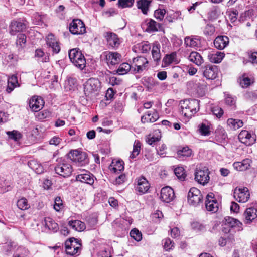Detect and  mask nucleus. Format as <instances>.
I'll use <instances>...</instances> for the list:
<instances>
[{
  "mask_svg": "<svg viewBox=\"0 0 257 257\" xmlns=\"http://www.w3.org/2000/svg\"><path fill=\"white\" fill-rule=\"evenodd\" d=\"M160 47V45L158 42L154 43L151 46L152 57L156 63H158L161 59Z\"/></svg>",
  "mask_w": 257,
  "mask_h": 257,
  "instance_id": "27",
  "label": "nucleus"
},
{
  "mask_svg": "<svg viewBox=\"0 0 257 257\" xmlns=\"http://www.w3.org/2000/svg\"><path fill=\"white\" fill-rule=\"evenodd\" d=\"M229 43V38L226 36H220L217 37L214 41L215 47L218 49H223Z\"/></svg>",
  "mask_w": 257,
  "mask_h": 257,
  "instance_id": "25",
  "label": "nucleus"
},
{
  "mask_svg": "<svg viewBox=\"0 0 257 257\" xmlns=\"http://www.w3.org/2000/svg\"><path fill=\"white\" fill-rule=\"evenodd\" d=\"M28 165L30 168L37 174H41L44 171L43 166L37 160H31L28 162Z\"/></svg>",
  "mask_w": 257,
  "mask_h": 257,
  "instance_id": "35",
  "label": "nucleus"
},
{
  "mask_svg": "<svg viewBox=\"0 0 257 257\" xmlns=\"http://www.w3.org/2000/svg\"><path fill=\"white\" fill-rule=\"evenodd\" d=\"M225 225L228 228L229 232L233 229V231H240L242 229V223L239 220L231 217L226 219Z\"/></svg>",
  "mask_w": 257,
  "mask_h": 257,
  "instance_id": "19",
  "label": "nucleus"
},
{
  "mask_svg": "<svg viewBox=\"0 0 257 257\" xmlns=\"http://www.w3.org/2000/svg\"><path fill=\"white\" fill-rule=\"evenodd\" d=\"M215 138L217 140L220 139H225L226 137L225 131L223 129L217 130L215 131Z\"/></svg>",
  "mask_w": 257,
  "mask_h": 257,
  "instance_id": "63",
  "label": "nucleus"
},
{
  "mask_svg": "<svg viewBox=\"0 0 257 257\" xmlns=\"http://www.w3.org/2000/svg\"><path fill=\"white\" fill-rule=\"evenodd\" d=\"M243 215L244 217V222L246 224H249L257 218V209L254 207L247 208Z\"/></svg>",
  "mask_w": 257,
  "mask_h": 257,
  "instance_id": "23",
  "label": "nucleus"
},
{
  "mask_svg": "<svg viewBox=\"0 0 257 257\" xmlns=\"http://www.w3.org/2000/svg\"><path fill=\"white\" fill-rule=\"evenodd\" d=\"M164 248L166 251L172 249L174 246V242L170 238H166L163 240Z\"/></svg>",
  "mask_w": 257,
  "mask_h": 257,
  "instance_id": "59",
  "label": "nucleus"
},
{
  "mask_svg": "<svg viewBox=\"0 0 257 257\" xmlns=\"http://www.w3.org/2000/svg\"><path fill=\"white\" fill-rule=\"evenodd\" d=\"M224 56V53L217 51L209 53L208 55V58L212 63H219L222 60Z\"/></svg>",
  "mask_w": 257,
  "mask_h": 257,
  "instance_id": "29",
  "label": "nucleus"
},
{
  "mask_svg": "<svg viewBox=\"0 0 257 257\" xmlns=\"http://www.w3.org/2000/svg\"><path fill=\"white\" fill-rule=\"evenodd\" d=\"M159 118V115L157 112L154 111L153 113L148 112L147 114L141 117L142 123L154 122Z\"/></svg>",
  "mask_w": 257,
  "mask_h": 257,
  "instance_id": "31",
  "label": "nucleus"
},
{
  "mask_svg": "<svg viewBox=\"0 0 257 257\" xmlns=\"http://www.w3.org/2000/svg\"><path fill=\"white\" fill-rule=\"evenodd\" d=\"M174 173L177 177L181 180H184L186 176L184 169L182 167H178L174 169Z\"/></svg>",
  "mask_w": 257,
  "mask_h": 257,
  "instance_id": "47",
  "label": "nucleus"
},
{
  "mask_svg": "<svg viewBox=\"0 0 257 257\" xmlns=\"http://www.w3.org/2000/svg\"><path fill=\"white\" fill-rule=\"evenodd\" d=\"M68 55L71 62L80 70L86 66V59L81 50L77 48L69 50Z\"/></svg>",
  "mask_w": 257,
  "mask_h": 257,
  "instance_id": "2",
  "label": "nucleus"
},
{
  "mask_svg": "<svg viewBox=\"0 0 257 257\" xmlns=\"http://www.w3.org/2000/svg\"><path fill=\"white\" fill-rule=\"evenodd\" d=\"M151 45L148 42H142L138 44V48L142 53H148L151 49Z\"/></svg>",
  "mask_w": 257,
  "mask_h": 257,
  "instance_id": "49",
  "label": "nucleus"
},
{
  "mask_svg": "<svg viewBox=\"0 0 257 257\" xmlns=\"http://www.w3.org/2000/svg\"><path fill=\"white\" fill-rule=\"evenodd\" d=\"M233 196L239 203H245L250 198V193L247 187H236L234 190Z\"/></svg>",
  "mask_w": 257,
  "mask_h": 257,
  "instance_id": "7",
  "label": "nucleus"
},
{
  "mask_svg": "<svg viewBox=\"0 0 257 257\" xmlns=\"http://www.w3.org/2000/svg\"><path fill=\"white\" fill-rule=\"evenodd\" d=\"M215 30V28L212 25L207 24L205 26L203 32L205 35H212L214 34Z\"/></svg>",
  "mask_w": 257,
  "mask_h": 257,
  "instance_id": "60",
  "label": "nucleus"
},
{
  "mask_svg": "<svg viewBox=\"0 0 257 257\" xmlns=\"http://www.w3.org/2000/svg\"><path fill=\"white\" fill-rule=\"evenodd\" d=\"M135 68L134 71L136 73H141L147 69L148 61L144 57H137L133 60Z\"/></svg>",
  "mask_w": 257,
  "mask_h": 257,
  "instance_id": "16",
  "label": "nucleus"
},
{
  "mask_svg": "<svg viewBox=\"0 0 257 257\" xmlns=\"http://www.w3.org/2000/svg\"><path fill=\"white\" fill-rule=\"evenodd\" d=\"M200 134L203 136H208L210 134L209 126L204 123H202L199 126Z\"/></svg>",
  "mask_w": 257,
  "mask_h": 257,
  "instance_id": "58",
  "label": "nucleus"
},
{
  "mask_svg": "<svg viewBox=\"0 0 257 257\" xmlns=\"http://www.w3.org/2000/svg\"><path fill=\"white\" fill-rule=\"evenodd\" d=\"M251 163V160L245 159L241 162H234L233 164V166L237 171H243L249 168Z\"/></svg>",
  "mask_w": 257,
  "mask_h": 257,
  "instance_id": "26",
  "label": "nucleus"
},
{
  "mask_svg": "<svg viewBox=\"0 0 257 257\" xmlns=\"http://www.w3.org/2000/svg\"><path fill=\"white\" fill-rule=\"evenodd\" d=\"M44 224L46 227L54 232H56L58 229V224L51 218H45Z\"/></svg>",
  "mask_w": 257,
  "mask_h": 257,
  "instance_id": "37",
  "label": "nucleus"
},
{
  "mask_svg": "<svg viewBox=\"0 0 257 257\" xmlns=\"http://www.w3.org/2000/svg\"><path fill=\"white\" fill-rule=\"evenodd\" d=\"M35 56L39 62H46L49 61L48 56L46 55L41 49H37L35 51Z\"/></svg>",
  "mask_w": 257,
  "mask_h": 257,
  "instance_id": "44",
  "label": "nucleus"
},
{
  "mask_svg": "<svg viewBox=\"0 0 257 257\" xmlns=\"http://www.w3.org/2000/svg\"><path fill=\"white\" fill-rule=\"evenodd\" d=\"M70 32L73 34H82L86 31L84 23L80 19H74L69 25Z\"/></svg>",
  "mask_w": 257,
  "mask_h": 257,
  "instance_id": "10",
  "label": "nucleus"
},
{
  "mask_svg": "<svg viewBox=\"0 0 257 257\" xmlns=\"http://www.w3.org/2000/svg\"><path fill=\"white\" fill-rule=\"evenodd\" d=\"M25 28L26 26L23 23L13 21L10 25V33L12 35H15L17 32H21Z\"/></svg>",
  "mask_w": 257,
  "mask_h": 257,
  "instance_id": "24",
  "label": "nucleus"
},
{
  "mask_svg": "<svg viewBox=\"0 0 257 257\" xmlns=\"http://www.w3.org/2000/svg\"><path fill=\"white\" fill-rule=\"evenodd\" d=\"M149 188L150 184L145 178L141 177L137 179V185L136 188L137 191L144 194L148 191Z\"/></svg>",
  "mask_w": 257,
  "mask_h": 257,
  "instance_id": "21",
  "label": "nucleus"
},
{
  "mask_svg": "<svg viewBox=\"0 0 257 257\" xmlns=\"http://www.w3.org/2000/svg\"><path fill=\"white\" fill-rule=\"evenodd\" d=\"M209 171L207 167H201L197 168L195 173V180L200 184L205 185L209 181Z\"/></svg>",
  "mask_w": 257,
  "mask_h": 257,
  "instance_id": "6",
  "label": "nucleus"
},
{
  "mask_svg": "<svg viewBox=\"0 0 257 257\" xmlns=\"http://www.w3.org/2000/svg\"><path fill=\"white\" fill-rule=\"evenodd\" d=\"M177 156L179 159H183L184 157H189L192 154V151L188 147H183L179 149L177 152Z\"/></svg>",
  "mask_w": 257,
  "mask_h": 257,
  "instance_id": "41",
  "label": "nucleus"
},
{
  "mask_svg": "<svg viewBox=\"0 0 257 257\" xmlns=\"http://www.w3.org/2000/svg\"><path fill=\"white\" fill-rule=\"evenodd\" d=\"M239 141L247 146L253 144L255 141V135L246 130H242L238 135Z\"/></svg>",
  "mask_w": 257,
  "mask_h": 257,
  "instance_id": "15",
  "label": "nucleus"
},
{
  "mask_svg": "<svg viewBox=\"0 0 257 257\" xmlns=\"http://www.w3.org/2000/svg\"><path fill=\"white\" fill-rule=\"evenodd\" d=\"M232 240H234V239L232 236H228L227 238L226 237H221L219 240V244L221 246H224L228 241L232 242Z\"/></svg>",
  "mask_w": 257,
  "mask_h": 257,
  "instance_id": "62",
  "label": "nucleus"
},
{
  "mask_svg": "<svg viewBox=\"0 0 257 257\" xmlns=\"http://www.w3.org/2000/svg\"><path fill=\"white\" fill-rule=\"evenodd\" d=\"M104 37L106 38L108 44L112 48L118 47L120 42L117 35L113 32H107L104 33Z\"/></svg>",
  "mask_w": 257,
  "mask_h": 257,
  "instance_id": "20",
  "label": "nucleus"
},
{
  "mask_svg": "<svg viewBox=\"0 0 257 257\" xmlns=\"http://www.w3.org/2000/svg\"><path fill=\"white\" fill-rule=\"evenodd\" d=\"M187 199L189 205L195 207L203 202V196L201 191L195 187L190 189L188 193Z\"/></svg>",
  "mask_w": 257,
  "mask_h": 257,
  "instance_id": "4",
  "label": "nucleus"
},
{
  "mask_svg": "<svg viewBox=\"0 0 257 257\" xmlns=\"http://www.w3.org/2000/svg\"><path fill=\"white\" fill-rule=\"evenodd\" d=\"M44 105V101L41 97L33 96L29 101V106L34 111H40Z\"/></svg>",
  "mask_w": 257,
  "mask_h": 257,
  "instance_id": "18",
  "label": "nucleus"
},
{
  "mask_svg": "<svg viewBox=\"0 0 257 257\" xmlns=\"http://www.w3.org/2000/svg\"><path fill=\"white\" fill-rule=\"evenodd\" d=\"M188 59L190 61L193 62L196 65L199 66L203 62V59L199 53L196 51H193L190 53L188 56Z\"/></svg>",
  "mask_w": 257,
  "mask_h": 257,
  "instance_id": "33",
  "label": "nucleus"
},
{
  "mask_svg": "<svg viewBox=\"0 0 257 257\" xmlns=\"http://www.w3.org/2000/svg\"><path fill=\"white\" fill-rule=\"evenodd\" d=\"M227 125L231 130H236L243 125V122L240 119L229 118L227 121Z\"/></svg>",
  "mask_w": 257,
  "mask_h": 257,
  "instance_id": "36",
  "label": "nucleus"
},
{
  "mask_svg": "<svg viewBox=\"0 0 257 257\" xmlns=\"http://www.w3.org/2000/svg\"><path fill=\"white\" fill-rule=\"evenodd\" d=\"M166 12L164 9H158L154 12L155 17L159 21L163 20Z\"/></svg>",
  "mask_w": 257,
  "mask_h": 257,
  "instance_id": "57",
  "label": "nucleus"
},
{
  "mask_svg": "<svg viewBox=\"0 0 257 257\" xmlns=\"http://www.w3.org/2000/svg\"><path fill=\"white\" fill-rule=\"evenodd\" d=\"M141 143L139 141L136 140L134 143L133 150L130 156L131 159L135 158L139 155L140 152Z\"/></svg>",
  "mask_w": 257,
  "mask_h": 257,
  "instance_id": "45",
  "label": "nucleus"
},
{
  "mask_svg": "<svg viewBox=\"0 0 257 257\" xmlns=\"http://www.w3.org/2000/svg\"><path fill=\"white\" fill-rule=\"evenodd\" d=\"M100 86L98 79L90 78L84 84V92L86 97L91 98L95 97Z\"/></svg>",
  "mask_w": 257,
  "mask_h": 257,
  "instance_id": "3",
  "label": "nucleus"
},
{
  "mask_svg": "<svg viewBox=\"0 0 257 257\" xmlns=\"http://www.w3.org/2000/svg\"><path fill=\"white\" fill-rule=\"evenodd\" d=\"M17 86H19L17 77L15 75L9 77L8 79V85L6 88V91L8 93H10Z\"/></svg>",
  "mask_w": 257,
  "mask_h": 257,
  "instance_id": "32",
  "label": "nucleus"
},
{
  "mask_svg": "<svg viewBox=\"0 0 257 257\" xmlns=\"http://www.w3.org/2000/svg\"><path fill=\"white\" fill-rule=\"evenodd\" d=\"M184 44L186 47H198L200 44V40L197 37L188 36L184 39Z\"/></svg>",
  "mask_w": 257,
  "mask_h": 257,
  "instance_id": "30",
  "label": "nucleus"
},
{
  "mask_svg": "<svg viewBox=\"0 0 257 257\" xmlns=\"http://www.w3.org/2000/svg\"><path fill=\"white\" fill-rule=\"evenodd\" d=\"M55 171L59 175L67 177L71 174L72 167L70 164L63 162L55 167Z\"/></svg>",
  "mask_w": 257,
  "mask_h": 257,
  "instance_id": "13",
  "label": "nucleus"
},
{
  "mask_svg": "<svg viewBox=\"0 0 257 257\" xmlns=\"http://www.w3.org/2000/svg\"><path fill=\"white\" fill-rule=\"evenodd\" d=\"M238 82L242 88H247L251 83V79L245 74L239 78Z\"/></svg>",
  "mask_w": 257,
  "mask_h": 257,
  "instance_id": "43",
  "label": "nucleus"
},
{
  "mask_svg": "<svg viewBox=\"0 0 257 257\" xmlns=\"http://www.w3.org/2000/svg\"><path fill=\"white\" fill-rule=\"evenodd\" d=\"M212 112L218 118H220L223 114V109L218 106L213 107L212 108Z\"/></svg>",
  "mask_w": 257,
  "mask_h": 257,
  "instance_id": "61",
  "label": "nucleus"
},
{
  "mask_svg": "<svg viewBox=\"0 0 257 257\" xmlns=\"http://www.w3.org/2000/svg\"><path fill=\"white\" fill-rule=\"evenodd\" d=\"M46 43L47 45L52 48L53 53L57 54L60 52V47L54 35L50 34L48 35Z\"/></svg>",
  "mask_w": 257,
  "mask_h": 257,
  "instance_id": "22",
  "label": "nucleus"
},
{
  "mask_svg": "<svg viewBox=\"0 0 257 257\" xmlns=\"http://www.w3.org/2000/svg\"><path fill=\"white\" fill-rule=\"evenodd\" d=\"M69 156L72 161L78 163L81 166L88 164L89 161L85 152L73 150L70 152Z\"/></svg>",
  "mask_w": 257,
  "mask_h": 257,
  "instance_id": "8",
  "label": "nucleus"
},
{
  "mask_svg": "<svg viewBox=\"0 0 257 257\" xmlns=\"http://www.w3.org/2000/svg\"><path fill=\"white\" fill-rule=\"evenodd\" d=\"M203 76L208 80L215 79L218 75V67L212 65H206L201 67Z\"/></svg>",
  "mask_w": 257,
  "mask_h": 257,
  "instance_id": "9",
  "label": "nucleus"
},
{
  "mask_svg": "<svg viewBox=\"0 0 257 257\" xmlns=\"http://www.w3.org/2000/svg\"><path fill=\"white\" fill-rule=\"evenodd\" d=\"M68 224L72 228L77 231H82L86 228L85 223L78 220L70 221Z\"/></svg>",
  "mask_w": 257,
  "mask_h": 257,
  "instance_id": "34",
  "label": "nucleus"
},
{
  "mask_svg": "<svg viewBox=\"0 0 257 257\" xmlns=\"http://www.w3.org/2000/svg\"><path fill=\"white\" fill-rule=\"evenodd\" d=\"M95 177L89 171L83 170L81 173L76 176L75 179L77 181L86 183L90 185L93 184Z\"/></svg>",
  "mask_w": 257,
  "mask_h": 257,
  "instance_id": "14",
  "label": "nucleus"
},
{
  "mask_svg": "<svg viewBox=\"0 0 257 257\" xmlns=\"http://www.w3.org/2000/svg\"><path fill=\"white\" fill-rule=\"evenodd\" d=\"M254 11L252 9H249L245 11L240 16L242 21H245L248 18H253L254 17Z\"/></svg>",
  "mask_w": 257,
  "mask_h": 257,
  "instance_id": "53",
  "label": "nucleus"
},
{
  "mask_svg": "<svg viewBox=\"0 0 257 257\" xmlns=\"http://www.w3.org/2000/svg\"><path fill=\"white\" fill-rule=\"evenodd\" d=\"M131 236L137 241H139L142 239V233L137 229H133L130 232Z\"/></svg>",
  "mask_w": 257,
  "mask_h": 257,
  "instance_id": "55",
  "label": "nucleus"
},
{
  "mask_svg": "<svg viewBox=\"0 0 257 257\" xmlns=\"http://www.w3.org/2000/svg\"><path fill=\"white\" fill-rule=\"evenodd\" d=\"M135 2V0H118V6L122 8L132 7Z\"/></svg>",
  "mask_w": 257,
  "mask_h": 257,
  "instance_id": "54",
  "label": "nucleus"
},
{
  "mask_svg": "<svg viewBox=\"0 0 257 257\" xmlns=\"http://www.w3.org/2000/svg\"><path fill=\"white\" fill-rule=\"evenodd\" d=\"M175 197L173 189L169 186H166L162 188L160 198L164 202L169 203Z\"/></svg>",
  "mask_w": 257,
  "mask_h": 257,
  "instance_id": "17",
  "label": "nucleus"
},
{
  "mask_svg": "<svg viewBox=\"0 0 257 257\" xmlns=\"http://www.w3.org/2000/svg\"><path fill=\"white\" fill-rule=\"evenodd\" d=\"M181 13L180 11L173 12L172 13L168 14L166 17V19L169 22H173L178 19H183Z\"/></svg>",
  "mask_w": 257,
  "mask_h": 257,
  "instance_id": "42",
  "label": "nucleus"
},
{
  "mask_svg": "<svg viewBox=\"0 0 257 257\" xmlns=\"http://www.w3.org/2000/svg\"><path fill=\"white\" fill-rule=\"evenodd\" d=\"M18 207L22 210H25L30 208L27 200L25 198H22L17 201Z\"/></svg>",
  "mask_w": 257,
  "mask_h": 257,
  "instance_id": "48",
  "label": "nucleus"
},
{
  "mask_svg": "<svg viewBox=\"0 0 257 257\" xmlns=\"http://www.w3.org/2000/svg\"><path fill=\"white\" fill-rule=\"evenodd\" d=\"M198 100L188 99L181 100L180 102V112L187 118H191L199 110Z\"/></svg>",
  "mask_w": 257,
  "mask_h": 257,
  "instance_id": "1",
  "label": "nucleus"
},
{
  "mask_svg": "<svg viewBox=\"0 0 257 257\" xmlns=\"http://www.w3.org/2000/svg\"><path fill=\"white\" fill-rule=\"evenodd\" d=\"M103 55L107 65L110 67L119 63L121 61V56L117 52H105Z\"/></svg>",
  "mask_w": 257,
  "mask_h": 257,
  "instance_id": "12",
  "label": "nucleus"
},
{
  "mask_svg": "<svg viewBox=\"0 0 257 257\" xmlns=\"http://www.w3.org/2000/svg\"><path fill=\"white\" fill-rule=\"evenodd\" d=\"M124 162L122 160H113L109 169L115 173H119L124 170Z\"/></svg>",
  "mask_w": 257,
  "mask_h": 257,
  "instance_id": "28",
  "label": "nucleus"
},
{
  "mask_svg": "<svg viewBox=\"0 0 257 257\" xmlns=\"http://www.w3.org/2000/svg\"><path fill=\"white\" fill-rule=\"evenodd\" d=\"M219 205V202L214 198V195L212 193L206 196L205 206L207 211L215 213L218 210Z\"/></svg>",
  "mask_w": 257,
  "mask_h": 257,
  "instance_id": "11",
  "label": "nucleus"
},
{
  "mask_svg": "<svg viewBox=\"0 0 257 257\" xmlns=\"http://www.w3.org/2000/svg\"><path fill=\"white\" fill-rule=\"evenodd\" d=\"M167 149V147L165 144H163L161 146L159 147V149H157V153L161 157L165 156L166 152L165 150Z\"/></svg>",
  "mask_w": 257,
  "mask_h": 257,
  "instance_id": "64",
  "label": "nucleus"
},
{
  "mask_svg": "<svg viewBox=\"0 0 257 257\" xmlns=\"http://www.w3.org/2000/svg\"><path fill=\"white\" fill-rule=\"evenodd\" d=\"M65 251L67 254L74 256L78 255L80 253L81 244L77 239L70 238L65 241Z\"/></svg>",
  "mask_w": 257,
  "mask_h": 257,
  "instance_id": "5",
  "label": "nucleus"
},
{
  "mask_svg": "<svg viewBox=\"0 0 257 257\" xmlns=\"http://www.w3.org/2000/svg\"><path fill=\"white\" fill-rule=\"evenodd\" d=\"M64 206L60 197L57 196L54 200V209L56 211H59L64 208Z\"/></svg>",
  "mask_w": 257,
  "mask_h": 257,
  "instance_id": "51",
  "label": "nucleus"
},
{
  "mask_svg": "<svg viewBox=\"0 0 257 257\" xmlns=\"http://www.w3.org/2000/svg\"><path fill=\"white\" fill-rule=\"evenodd\" d=\"M26 42V36L24 34H19L16 40V46L18 51H21L25 46Z\"/></svg>",
  "mask_w": 257,
  "mask_h": 257,
  "instance_id": "38",
  "label": "nucleus"
},
{
  "mask_svg": "<svg viewBox=\"0 0 257 257\" xmlns=\"http://www.w3.org/2000/svg\"><path fill=\"white\" fill-rule=\"evenodd\" d=\"M6 134L9 136V138L15 140V141H19L22 138V135L17 131L14 130L13 131L7 132Z\"/></svg>",
  "mask_w": 257,
  "mask_h": 257,
  "instance_id": "52",
  "label": "nucleus"
},
{
  "mask_svg": "<svg viewBox=\"0 0 257 257\" xmlns=\"http://www.w3.org/2000/svg\"><path fill=\"white\" fill-rule=\"evenodd\" d=\"M11 187L8 184V182L5 180L0 178V192L4 193L9 191Z\"/></svg>",
  "mask_w": 257,
  "mask_h": 257,
  "instance_id": "56",
  "label": "nucleus"
},
{
  "mask_svg": "<svg viewBox=\"0 0 257 257\" xmlns=\"http://www.w3.org/2000/svg\"><path fill=\"white\" fill-rule=\"evenodd\" d=\"M131 69V65L127 63H123L119 66L117 73L119 75L126 74Z\"/></svg>",
  "mask_w": 257,
  "mask_h": 257,
  "instance_id": "46",
  "label": "nucleus"
},
{
  "mask_svg": "<svg viewBox=\"0 0 257 257\" xmlns=\"http://www.w3.org/2000/svg\"><path fill=\"white\" fill-rule=\"evenodd\" d=\"M146 31L148 32H156L160 27V24L152 19L148 20L146 21Z\"/></svg>",
  "mask_w": 257,
  "mask_h": 257,
  "instance_id": "40",
  "label": "nucleus"
},
{
  "mask_svg": "<svg viewBox=\"0 0 257 257\" xmlns=\"http://www.w3.org/2000/svg\"><path fill=\"white\" fill-rule=\"evenodd\" d=\"M151 1L148 0H140L137 2V7L141 10L144 14H147Z\"/></svg>",
  "mask_w": 257,
  "mask_h": 257,
  "instance_id": "39",
  "label": "nucleus"
},
{
  "mask_svg": "<svg viewBox=\"0 0 257 257\" xmlns=\"http://www.w3.org/2000/svg\"><path fill=\"white\" fill-rule=\"evenodd\" d=\"M176 58V53H172L169 55H166L163 58V61L165 65H169L175 61Z\"/></svg>",
  "mask_w": 257,
  "mask_h": 257,
  "instance_id": "50",
  "label": "nucleus"
}]
</instances>
